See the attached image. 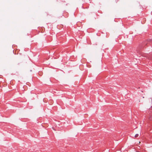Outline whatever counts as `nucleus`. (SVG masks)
<instances>
[{
  "label": "nucleus",
  "mask_w": 152,
  "mask_h": 152,
  "mask_svg": "<svg viewBox=\"0 0 152 152\" xmlns=\"http://www.w3.org/2000/svg\"><path fill=\"white\" fill-rule=\"evenodd\" d=\"M139 136V134H136L135 135V137H137Z\"/></svg>",
  "instance_id": "nucleus-1"
}]
</instances>
